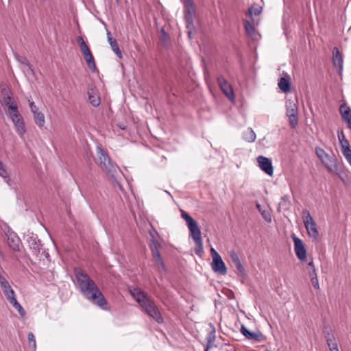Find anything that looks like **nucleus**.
Returning a JSON list of instances; mask_svg holds the SVG:
<instances>
[{
	"label": "nucleus",
	"instance_id": "nucleus-1",
	"mask_svg": "<svg viewBox=\"0 0 351 351\" xmlns=\"http://www.w3.org/2000/svg\"><path fill=\"white\" fill-rule=\"evenodd\" d=\"M75 274L77 286L82 294L88 300L106 309V300L95 282L81 269H75Z\"/></svg>",
	"mask_w": 351,
	"mask_h": 351
},
{
	"label": "nucleus",
	"instance_id": "nucleus-2",
	"mask_svg": "<svg viewBox=\"0 0 351 351\" xmlns=\"http://www.w3.org/2000/svg\"><path fill=\"white\" fill-rule=\"evenodd\" d=\"M130 292L134 299L140 304L146 313L157 323L163 322V317L153 300L138 288H132Z\"/></svg>",
	"mask_w": 351,
	"mask_h": 351
},
{
	"label": "nucleus",
	"instance_id": "nucleus-3",
	"mask_svg": "<svg viewBox=\"0 0 351 351\" xmlns=\"http://www.w3.org/2000/svg\"><path fill=\"white\" fill-rule=\"evenodd\" d=\"M181 216L185 220L186 226L190 232V235L195 242V253L198 256H201L204 252L201 230L197 221L187 213L182 210Z\"/></svg>",
	"mask_w": 351,
	"mask_h": 351
},
{
	"label": "nucleus",
	"instance_id": "nucleus-4",
	"mask_svg": "<svg viewBox=\"0 0 351 351\" xmlns=\"http://www.w3.org/2000/svg\"><path fill=\"white\" fill-rule=\"evenodd\" d=\"M6 106L8 108L10 118L16 129L19 135L23 136L26 132L24 120L19 112L18 106L16 102H12L11 105L6 103Z\"/></svg>",
	"mask_w": 351,
	"mask_h": 351
},
{
	"label": "nucleus",
	"instance_id": "nucleus-5",
	"mask_svg": "<svg viewBox=\"0 0 351 351\" xmlns=\"http://www.w3.org/2000/svg\"><path fill=\"white\" fill-rule=\"evenodd\" d=\"M97 153L101 167L114 178L115 173L119 171V167L112 163L110 157L104 149L98 147Z\"/></svg>",
	"mask_w": 351,
	"mask_h": 351
},
{
	"label": "nucleus",
	"instance_id": "nucleus-6",
	"mask_svg": "<svg viewBox=\"0 0 351 351\" xmlns=\"http://www.w3.org/2000/svg\"><path fill=\"white\" fill-rule=\"evenodd\" d=\"M77 42L80 46V50L83 54L84 60L87 64L88 67L92 71H95L96 64L93 56L84 38L82 36H77Z\"/></svg>",
	"mask_w": 351,
	"mask_h": 351
},
{
	"label": "nucleus",
	"instance_id": "nucleus-7",
	"mask_svg": "<svg viewBox=\"0 0 351 351\" xmlns=\"http://www.w3.org/2000/svg\"><path fill=\"white\" fill-rule=\"evenodd\" d=\"M286 114L292 128H295L298 123V105L296 100L289 99L286 101Z\"/></svg>",
	"mask_w": 351,
	"mask_h": 351
},
{
	"label": "nucleus",
	"instance_id": "nucleus-8",
	"mask_svg": "<svg viewBox=\"0 0 351 351\" xmlns=\"http://www.w3.org/2000/svg\"><path fill=\"white\" fill-rule=\"evenodd\" d=\"M304 224L307 230L309 237L317 239L319 236V232L317 229V226L308 210L304 212Z\"/></svg>",
	"mask_w": 351,
	"mask_h": 351
},
{
	"label": "nucleus",
	"instance_id": "nucleus-9",
	"mask_svg": "<svg viewBox=\"0 0 351 351\" xmlns=\"http://www.w3.org/2000/svg\"><path fill=\"white\" fill-rule=\"evenodd\" d=\"M4 232L7 237V243L8 246L14 251H19L21 243L19 237L12 232L9 227L5 228Z\"/></svg>",
	"mask_w": 351,
	"mask_h": 351
},
{
	"label": "nucleus",
	"instance_id": "nucleus-10",
	"mask_svg": "<svg viewBox=\"0 0 351 351\" xmlns=\"http://www.w3.org/2000/svg\"><path fill=\"white\" fill-rule=\"evenodd\" d=\"M294 243V251L298 259L304 261L306 258V250L302 241L295 234L291 236Z\"/></svg>",
	"mask_w": 351,
	"mask_h": 351
},
{
	"label": "nucleus",
	"instance_id": "nucleus-11",
	"mask_svg": "<svg viewBox=\"0 0 351 351\" xmlns=\"http://www.w3.org/2000/svg\"><path fill=\"white\" fill-rule=\"evenodd\" d=\"M258 22L255 19L244 21L245 32L253 40H258L261 38V35L257 33L255 28V25H258Z\"/></svg>",
	"mask_w": 351,
	"mask_h": 351
},
{
	"label": "nucleus",
	"instance_id": "nucleus-12",
	"mask_svg": "<svg viewBox=\"0 0 351 351\" xmlns=\"http://www.w3.org/2000/svg\"><path fill=\"white\" fill-rule=\"evenodd\" d=\"M0 287L8 302L11 301L12 298H16L15 293L13 289L11 287L10 282L5 276L1 273H0Z\"/></svg>",
	"mask_w": 351,
	"mask_h": 351
},
{
	"label": "nucleus",
	"instance_id": "nucleus-13",
	"mask_svg": "<svg viewBox=\"0 0 351 351\" xmlns=\"http://www.w3.org/2000/svg\"><path fill=\"white\" fill-rule=\"evenodd\" d=\"M217 83L223 94L230 100L234 101V94L231 85L222 76L217 77Z\"/></svg>",
	"mask_w": 351,
	"mask_h": 351
},
{
	"label": "nucleus",
	"instance_id": "nucleus-14",
	"mask_svg": "<svg viewBox=\"0 0 351 351\" xmlns=\"http://www.w3.org/2000/svg\"><path fill=\"white\" fill-rule=\"evenodd\" d=\"M29 101V108L32 113L34 115V118L36 120V123L38 127L43 128L45 124V118L44 114L39 111L38 108L36 106L33 101Z\"/></svg>",
	"mask_w": 351,
	"mask_h": 351
},
{
	"label": "nucleus",
	"instance_id": "nucleus-15",
	"mask_svg": "<svg viewBox=\"0 0 351 351\" xmlns=\"http://www.w3.org/2000/svg\"><path fill=\"white\" fill-rule=\"evenodd\" d=\"M321 162L330 173L337 171L339 168L337 159L334 154H328L323 160H321Z\"/></svg>",
	"mask_w": 351,
	"mask_h": 351
},
{
	"label": "nucleus",
	"instance_id": "nucleus-16",
	"mask_svg": "<svg viewBox=\"0 0 351 351\" xmlns=\"http://www.w3.org/2000/svg\"><path fill=\"white\" fill-rule=\"evenodd\" d=\"M158 246V243L155 242L154 240H151L149 243V247L152 251L153 257L158 264V270L160 271H165V263L162 261Z\"/></svg>",
	"mask_w": 351,
	"mask_h": 351
},
{
	"label": "nucleus",
	"instance_id": "nucleus-17",
	"mask_svg": "<svg viewBox=\"0 0 351 351\" xmlns=\"http://www.w3.org/2000/svg\"><path fill=\"white\" fill-rule=\"evenodd\" d=\"M332 63L339 73H341L343 69V58L339 49L335 47L332 49Z\"/></svg>",
	"mask_w": 351,
	"mask_h": 351
},
{
	"label": "nucleus",
	"instance_id": "nucleus-18",
	"mask_svg": "<svg viewBox=\"0 0 351 351\" xmlns=\"http://www.w3.org/2000/svg\"><path fill=\"white\" fill-rule=\"evenodd\" d=\"M211 267L212 269L216 273L223 275L227 273V268L221 256L218 258H214L213 259L211 263Z\"/></svg>",
	"mask_w": 351,
	"mask_h": 351
},
{
	"label": "nucleus",
	"instance_id": "nucleus-19",
	"mask_svg": "<svg viewBox=\"0 0 351 351\" xmlns=\"http://www.w3.org/2000/svg\"><path fill=\"white\" fill-rule=\"evenodd\" d=\"M342 119L346 123L348 128H351V109L346 104H341L339 107Z\"/></svg>",
	"mask_w": 351,
	"mask_h": 351
},
{
	"label": "nucleus",
	"instance_id": "nucleus-20",
	"mask_svg": "<svg viewBox=\"0 0 351 351\" xmlns=\"http://www.w3.org/2000/svg\"><path fill=\"white\" fill-rule=\"evenodd\" d=\"M87 95L90 104L94 106L97 107L100 104V98L97 94L95 88L93 87H89L88 88Z\"/></svg>",
	"mask_w": 351,
	"mask_h": 351
},
{
	"label": "nucleus",
	"instance_id": "nucleus-21",
	"mask_svg": "<svg viewBox=\"0 0 351 351\" xmlns=\"http://www.w3.org/2000/svg\"><path fill=\"white\" fill-rule=\"evenodd\" d=\"M210 326L212 328V330L209 332L206 337V347L204 351H208L210 348L215 346V328L213 324H210Z\"/></svg>",
	"mask_w": 351,
	"mask_h": 351
},
{
	"label": "nucleus",
	"instance_id": "nucleus-22",
	"mask_svg": "<svg viewBox=\"0 0 351 351\" xmlns=\"http://www.w3.org/2000/svg\"><path fill=\"white\" fill-rule=\"evenodd\" d=\"M325 339L326 340L327 345L329 348L330 351H339L335 336L331 331L328 332L325 335Z\"/></svg>",
	"mask_w": 351,
	"mask_h": 351
},
{
	"label": "nucleus",
	"instance_id": "nucleus-23",
	"mask_svg": "<svg viewBox=\"0 0 351 351\" xmlns=\"http://www.w3.org/2000/svg\"><path fill=\"white\" fill-rule=\"evenodd\" d=\"M262 6L258 5H252L248 8L247 16L251 19H255L256 16H259L262 12Z\"/></svg>",
	"mask_w": 351,
	"mask_h": 351
},
{
	"label": "nucleus",
	"instance_id": "nucleus-24",
	"mask_svg": "<svg viewBox=\"0 0 351 351\" xmlns=\"http://www.w3.org/2000/svg\"><path fill=\"white\" fill-rule=\"evenodd\" d=\"M333 173L336 174L343 184L347 185L350 183V178L348 173L343 169L338 168L337 171H335Z\"/></svg>",
	"mask_w": 351,
	"mask_h": 351
},
{
	"label": "nucleus",
	"instance_id": "nucleus-25",
	"mask_svg": "<svg viewBox=\"0 0 351 351\" xmlns=\"http://www.w3.org/2000/svg\"><path fill=\"white\" fill-rule=\"evenodd\" d=\"M279 88L285 93H289L290 91V82L289 81L285 78L280 77L279 79L278 83Z\"/></svg>",
	"mask_w": 351,
	"mask_h": 351
},
{
	"label": "nucleus",
	"instance_id": "nucleus-26",
	"mask_svg": "<svg viewBox=\"0 0 351 351\" xmlns=\"http://www.w3.org/2000/svg\"><path fill=\"white\" fill-rule=\"evenodd\" d=\"M112 51L114 52V53L120 58H122L121 51L119 47V45L117 42V40L113 38H109L108 41Z\"/></svg>",
	"mask_w": 351,
	"mask_h": 351
},
{
	"label": "nucleus",
	"instance_id": "nucleus-27",
	"mask_svg": "<svg viewBox=\"0 0 351 351\" xmlns=\"http://www.w3.org/2000/svg\"><path fill=\"white\" fill-rule=\"evenodd\" d=\"M243 138L247 142H254L256 139V134L251 128H247L243 132Z\"/></svg>",
	"mask_w": 351,
	"mask_h": 351
},
{
	"label": "nucleus",
	"instance_id": "nucleus-28",
	"mask_svg": "<svg viewBox=\"0 0 351 351\" xmlns=\"http://www.w3.org/2000/svg\"><path fill=\"white\" fill-rule=\"evenodd\" d=\"M21 68L26 76L33 75L34 74L33 66L27 60H25L24 65Z\"/></svg>",
	"mask_w": 351,
	"mask_h": 351
},
{
	"label": "nucleus",
	"instance_id": "nucleus-29",
	"mask_svg": "<svg viewBox=\"0 0 351 351\" xmlns=\"http://www.w3.org/2000/svg\"><path fill=\"white\" fill-rule=\"evenodd\" d=\"M337 136L339 141L341 149H345L346 147H349L348 141L346 139L343 132L342 130L337 132Z\"/></svg>",
	"mask_w": 351,
	"mask_h": 351
},
{
	"label": "nucleus",
	"instance_id": "nucleus-30",
	"mask_svg": "<svg viewBox=\"0 0 351 351\" xmlns=\"http://www.w3.org/2000/svg\"><path fill=\"white\" fill-rule=\"evenodd\" d=\"M265 173L270 176H272L274 173L271 160L266 157H265Z\"/></svg>",
	"mask_w": 351,
	"mask_h": 351
},
{
	"label": "nucleus",
	"instance_id": "nucleus-31",
	"mask_svg": "<svg viewBox=\"0 0 351 351\" xmlns=\"http://www.w3.org/2000/svg\"><path fill=\"white\" fill-rule=\"evenodd\" d=\"M19 312V313L22 316H25V311L21 306V305L18 302L16 298H12L11 301L9 302Z\"/></svg>",
	"mask_w": 351,
	"mask_h": 351
},
{
	"label": "nucleus",
	"instance_id": "nucleus-32",
	"mask_svg": "<svg viewBox=\"0 0 351 351\" xmlns=\"http://www.w3.org/2000/svg\"><path fill=\"white\" fill-rule=\"evenodd\" d=\"M29 347L32 348L33 351H36V339L32 332H29L27 335Z\"/></svg>",
	"mask_w": 351,
	"mask_h": 351
},
{
	"label": "nucleus",
	"instance_id": "nucleus-33",
	"mask_svg": "<svg viewBox=\"0 0 351 351\" xmlns=\"http://www.w3.org/2000/svg\"><path fill=\"white\" fill-rule=\"evenodd\" d=\"M29 244L35 253L39 252L40 246L39 241H36V239H34L29 241Z\"/></svg>",
	"mask_w": 351,
	"mask_h": 351
},
{
	"label": "nucleus",
	"instance_id": "nucleus-34",
	"mask_svg": "<svg viewBox=\"0 0 351 351\" xmlns=\"http://www.w3.org/2000/svg\"><path fill=\"white\" fill-rule=\"evenodd\" d=\"M315 154L320 161L323 160V159L328 155V154L326 153L324 149L319 147H315Z\"/></svg>",
	"mask_w": 351,
	"mask_h": 351
},
{
	"label": "nucleus",
	"instance_id": "nucleus-35",
	"mask_svg": "<svg viewBox=\"0 0 351 351\" xmlns=\"http://www.w3.org/2000/svg\"><path fill=\"white\" fill-rule=\"evenodd\" d=\"M341 152L350 165L351 166V149L350 147H346L345 149H341Z\"/></svg>",
	"mask_w": 351,
	"mask_h": 351
},
{
	"label": "nucleus",
	"instance_id": "nucleus-36",
	"mask_svg": "<svg viewBox=\"0 0 351 351\" xmlns=\"http://www.w3.org/2000/svg\"><path fill=\"white\" fill-rule=\"evenodd\" d=\"M241 330L242 334L248 339H253L255 336L253 332L248 330L244 326H241Z\"/></svg>",
	"mask_w": 351,
	"mask_h": 351
},
{
	"label": "nucleus",
	"instance_id": "nucleus-37",
	"mask_svg": "<svg viewBox=\"0 0 351 351\" xmlns=\"http://www.w3.org/2000/svg\"><path fill=\"white\" fill-rule=\"evenodd\" d=\"M0 176L3 178L6 182H8L9 178L8 177L7 171L4 168L3 163L0 161Z\"/></svg>",
	"mask_w": 351,
	"mask_h": 351
},
{
	"label": "nucleus",
	"instance_id": "nucleus-38",
	"mask_svg": "<svg viewBox=\"0 0 351 351\" xmlns=\"http://www.w3.org/2000/svg\"><path fill=\"white\" fill-rule=\"evenodd\" d=\"M230 257L232 262L234 263V265H236L238 263L241 262L239 256L233 250L230 252Z\"/></svg>",
	"mask_w": 351,
	"mask_h": 351
},
{
	"label": "nucleus",
	"instance_id": "nucleus-39",
	"mask_svg": "<svg viewBox=\"0 0 351 351\" xmlns=\"http://www.w3.org/2000/svg\"><path fill=\"white\" fill-rule=\"evenodd\" d=\"M311 282L315 289H319V284L317 276H314V278H311Z\"/></svg>",
	"mask_w": 351,
	"mask_h": 351
},
{
	"label": "nucleus",
	"instance_id": "nucleus-40",
	"mask_svg": "<svg viewBox=\"0 0 351 351\" xmlns=\"http://www.w3.org/2000/svg\"><path fill=\"white\" fill-rule=\"evenodd\" d=\"M234 266L240 274H243L245 269L243 265L241 264V262L238 263L237 264L234 265Z\"/></svg>",
	"mask_w": 351,
	"mask_h": 351
},
{
	"label": "nucleus",
	"instance_id": "nucleus-41",
	"mask_svg": "<svg viewBox=\"0 0 351 351\" xmlns=\"http://www.w3.org/2000/svg\"><path fill=\"white\" fill-rule=\"evenodd\" d=\"M257 162L258 163V166L261 170L263 171V156L261 155L257 157Z\"/></svg>",
	"mask_w": 351,
	"mask_h": 351
},
{
	"label": "nucleus",
	"instance_id": "nucleus-42",
	"mask_svg": "<svg viewBox=\"0 0 351 351\" xmlns=\"http://www.w3.org/2000/svg\"><path fill=\"white\" fill-rule=\"evenodd\" d=\"M307 270H308V274L310 278H314V276H317L315 268H312L311 269H307Z\"/></svg>",
	"mask_w": 351,
	"mask_h": 351
},
{
	"label": "nucleus",
	"instance_id": "nucleus-43",
	"mask_svg": "<svg viewBox=\"0 0 351 351\" xmlns=\"http://www.w3.org/2000/svg\"><path fill=\"white\" fill-rule=\"evenodd\" d=\"M210 254H211L213 259L214 258H218V257L221 256L219 255V254L213 247L210 248Z\"/></svg>",
	"mask_w": 351,
	"mask_h": 351
},
{
	"label": "nucleus",
	"instance_id": "nucleus-44",
	"mask_svg": "<svg viewBox=\"0 0 351 351\" xmlns=\"http://www.w3.org/2000/svg\"><path fill=\"white\" fill-rule=\"evenodd\" d=\"M265 221H267V222L271 221V215L269 213H267L265 211Z\"/></svg>",
	"mask_w": 351,
	"mask_h": 351
},
{
	"label": "nucleus",
	"instance_id": "nucleus-45",
	"mask_svg": "<svg viewBox=\"0 0 351 351\" xmlns=\"http://www.w3.org/2000/svg\"><path fill=\"white\" fill-rule=\"evenodd\" d=\"M8 102L9 103V105H11L12 102H15L11 95L7 97V100L5 101V103L6 104Z\"/></svg>",
	"mask_w": 351,
	"mask_h": 351
},
{
	"label": "nucleus",
	"instance_id": "nucleus-46",
	"mask_svg": "<svg viewBox=\"0 0 351 351\" xmlns=\"http://www.w3.org/2000/svg\"><path fill=\"white\" fill-rule=\"evenodd\" d=\"M17 60L21 63V67H22V66L24 65L25 60H27V58L23 57H19L17 58Z\"/></svg>",
	"mask_w": 351,
	"mask_h": 351
},
{
	"label": "nucleus",
	"instance_id": "nucleus-47",
	"mask_svg": "<svg viewBox=\"0 0 351 351\" xmlns=\"http://www.w3.org/2000/svg\"><path fill=\"white\" fill-rule=\"evenodd\" d=\"M312 268H315L313 261H311L307 265V269H311Z\"/></svg>",
	"mask_w": 351,
	"mask_h": 351
},
{
	"label": "nucleus",
	"instance_id": "nucleus-48",
	"mask_svg": "<svg viewBox=\"0 0 351 351\" xmlns=\"http://www.w3.org/2000/svg\"><path fill=\"white\" fill-rule=\"evenodd\" d=\"M256 207L258 211L261 213L262 215H263V210H262L261 205L258 203L256 204Z\"/></svg>",
	"mask_w": 351,
	"mask_h": 351
},
{
	"label": "nucleus",
	"instance_id": "nucleus-49",
	"mask_svg": "<svg viewBox=\"0 0 351 351\" xmlns=\"http://www.w3.org/2000/svg\"><path fill=\"white\" fill-rule=\"evenodd\" d=\"M107 38H108V41H109V38H112L111 36V34L109 31H107Z\"/></svg>",
	"mask_w": 351,
	"mask_h": 351
},
{
	"label": "nucleus",
	"instance_id": "nucleus-50",
	"mask_svg": "<svg viewBox=\"0 0 351 351\" xmlns=\"http://www.w3.org/2000/svg\"><path fill=\"white\" fill-rule=\"evenodd\" d=\"M187 1H188L189 5L190 6L193 7V3L192 0H187Z\"/></svg>",
	"mask_w": 351,
	"mask_h": 351
},
{
	"label": "nucleus",
	"instance_id": "nucleus-51",
	"mask_svg": "<svg viewBox=\"0 0 351 351\" xmlns=\"http://www.w3.org/2000/svg\"><path fill=\"white\" fill-rule=\"evenodd\" d=\"M120 128H121V129H122V130H124V129H125V128H124V127H123V125H121V126H120Z\"/></svg>",
	"mask_w": 351,
	"mask_h": 351
},
{
	"label": "nucleus",
	"instance_id": "nucleus-52",
	"mask_svg": "<svg viewBox=\"0 0 351 351\" xmlns=\"http://www.w3.org/2000/svg\"><path fill=\"white\" fill-rule=\"evenodd\" d=\"M120 128H121V129H122V130H124V129H125V128H124V127H123V125H121V126H120Z\"/></svg>",
	"mask_w": 351,
	"mask_h": 351
},
{
	"label": "nucleus",
	"instance_id": "nucleus-53",
	"mask_svg": "<svg viewBox=\"0 0 351 351\" xmlns=\"http://www.w3.org/2000/svg\"><path fill=\"white\" fill-rule=\"evenodd\" d=\"M117 1H118L119 0H116Z\"/></svg>",
	"mask_w": 351,
	"mask_h": 351
}]
</instances>
